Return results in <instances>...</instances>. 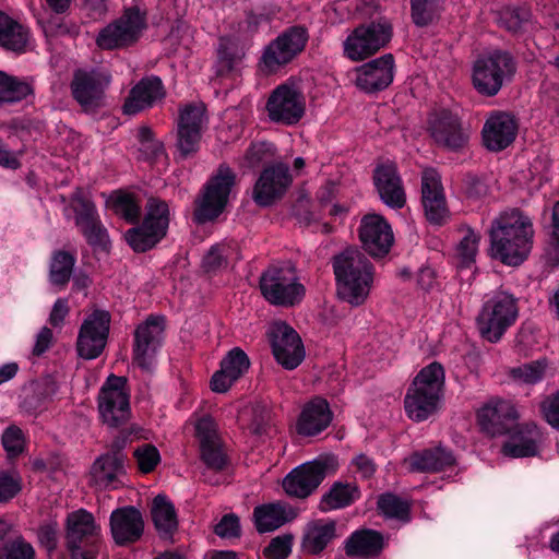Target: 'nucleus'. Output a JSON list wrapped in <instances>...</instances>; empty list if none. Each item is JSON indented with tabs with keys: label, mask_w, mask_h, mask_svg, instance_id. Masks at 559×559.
<instances>
[{
	"label": "nucleus",
	"mask_w": 559,
	"mask_h": 559,
	"mask_svg": "<svg viewBox=\"0 0 559 559\" xmlns=\"http://www.w3.org/2000/svg\"><path fill=\"white\" fill-rule=\"evenodd\" d=\"M110 533L118 546L136 543L144 532L142 513L132 506L114 510L109 518Z\"/></svg>",
	"instance_id": "obj_28"
},
{
	"label": "nucleus",
	"mask_w": 559,
	"mask_h": 559,
	"mask_svg": "<svg viewBox=\"0 0 559 559\" xmlns=\"http://www.w3.org/2000/svg\"><path fill=\"white\" fill-rule=\"evenodd\" d=\"M359 239L370 255L383 257L390 251L394 237L391 226L381 215L367 214L360 221Z\"/></svg>",
	"instance_id": "obj_26"
},
{
	"label": "nucleus",
	"mask_w": 559,
	"mask_h": 559,
	"mask_svg": "<svg viewBox=\"0 0 559 559\" xmlns=\"http://www.w3.org/2000/svg\"><path fill=\"white\" fill-rule=\"evenodd\" d=\"M337 467L334 456L300 464L284 477L283 489L289 497L305 499L317 490L328 475L334 474Z\"/></svg>",
	"instance_id": "obj_11"
},
{
	"label": "nucleus",
	"mask_w": 559,
	"mask_h": 559,
	"mask_svg": "<svg viewBox=\"0 0 559 559\" xmlns=\"http://www.w3.org/2000/svg\"><path fill=\"white\" fill-rule=\"evenodd\" d=\"M206 124V109L202 103L180 107L176 145L182 157L186 158L198 151Z\"/></svg>",
	"instance_id": "obj_15"
},
{
	"label": "nucleus",
	"mask_w": 559,
	"mask_h": 559,
	"mask_svg": "<svg viewBox=\"0 0 559 559\" xmlns=\"http://www.w3.org/2000/svg\"><path fill=\"white\" fill-rule=\"evenodd\" d=\"M79 229L90 246L103 250L107 249L109 245V237L107 229L103 225L99 217L79 227Z\"/></svg>",
	"instance_id": "obj_51"
},
{
	"label": "nucleus",
	"mask_w": 559,
	"mask_h": 559,
	"mask_svg": "<svg viewBox=\"0 0 559 559\" xmlns=\"http://www.w3.org/2000/svg\"><path fill=\"white\" fill-rule=\"evenodd\" d=\"M465 191L469 199L480 200L489 194V186L481 178L467 175L465 178Z\"/></svg>",
	"instance_id": "obj_63"
},
{
	"label": "nucleus",
	"mask_w": 559,
	"mask_h": 559,
	"mask_svg": "<svg viewBox=\"0 0 559 559\" xmlns=\"http://www.w3.org/2000/svg\"><path fill=\"white\" fill-rule=\"evenodd\" d=\"M444 378V369L437 361L417 373L404 399L405 412L411 419L424 421L437 411L443 393Z\"/></svg>",
	"instance_id": "obj_3"
},
{
	"label": "nucleus",
	"mask_w": 559,
	"mask_h": 559,
	"mask_svg": "<svg viewBox=\"0 0 559 559\" xmlns=\"http://www.w3.org/2000/svg\"><path fill=\"white\" fill-rule=\"evenodd\" d=\"M111 83V75L98 69H76L70 82L73 99L82 111L94 114L106 105V90Z\"/></svg>",
	"instance_id": "obj_12"
},
{
	"label": "nucleus",
	"mask_w": 559,
	"mask_h": 559,
	"mask_svg": "<svg viewBox=\"0 0 559 559\" xmlns=\"http://www.w3.org/2000/svg\"><path fill=\"white\" fill-rule=\"evenodd\" d=\"M515 72V63L507 51L495 50L478 58L473 67V84L476 91L485 96H495L504 81Z\"/></svg>",
	"instance_id": "obj_10"
},
{
	"label": "nucleus",
	"mask_w": 559,
	"mask_h": 559,
	"mask_svg": "<svg viewBox=\"0 0 559 559\" xmlns=\"http://www.w3.org/2000/svg\"><path fill=\"white\" fill-rule=\"evenodd\" d=\"M544 374L545 366L539 361L524 364L510 370L511 378L524 384H535L544 378Z\"/></svg>",
	"instance_id": "obj_52"
},
{
	"label": "nucleus",
	"mask_w": 559,
	"mask_h": 559,
	"mask_svg": "<svg viewBox=\"0 0 559 559\" xmlns=\"http://www.w3.org/2000/svg\"><path fill=\"white\" fill-rule=\"evenodd\" d=\"M265 20L263 14L247 11L245 19L238 22L237 35L240 39L252 37L259 29L260 24Z\"/></svg>",
	"instance_id": "obj_60"
},
{
	"label": "nucleus",
	"mask_w": 559,
	"mask_h": 559,
	"mask_svg": "<svg viewBox=\"0 0 559 559\" xmlns=\"http://www.w3.org/2000/svg\"><path fill=\"white\" fill-rule=\"evenodd\" d=\"M394 70L393 55L384 53L355 69V84L365 93H378L391 85L394 79Z\"/></svg>",
	"instance_id": "obj_24"
},
{
	"label": "nucleus",
	"mask_w": 559,
	"mask_h": 559,
	"mask_svg": "<svg viewBox=\"0 0 559 559\" xmlns=\"http://www.w3.org/2000/svg\"><path fill=\"white\" fill-rule=\"evenodd\" d=\"M114 207L118 215L123 217L128 223L134 224L141 215V206L135 202L131 194H120L114 201Z\"/></svg>",
	"instance_id": "obj_56"
},
{
	"label": "nucleus",
	"mask_w": 559,
	"mask_h": 559,
	"mask_svg": "<svg viewBox=\"0 0 559 559\" xmlns=\"http://www.w3.org/2000/svg\"><path fill=\"white\" fill-rule=\"evenodd\" d=\"M518 124L513 116L503 111L491 114L483 127V143L491 152L507 148L516 136Z\"/></svg>",
	"instance_id": "obj_29"
},
{
	"label": "nucleus",
	"mask_w": 559,
	"mask_h": 559,
	"mask_svg": "<svg viewBox=\"0 0 559 559\" xmlns=\"http://www.w3.org/2000/svg\"><path fill=\"white\" fill-rule=\"evenodd\" d=\"M411 19L417 27H426L439 20L442 0H409Z\"/></svg>",
	"instance_id": "obj_45"
},
{
	"label": "nucleus",
	"mask_w": 559,
	"mask_h": 559,
	"mask_svg": "<svg viewBox=\"0 0 559 559\" xmlns=\"http://www.w3.org/2000/svg\"><path fill=\"white\" fill-rule=\"evenodd\" d=\"M28 43V31L19 22L0 11V46L14 52H24Z\"/></svg>",
	"instance_id": "obj_42"
},
{
	"label": "nucleus",
	"mask_w": 559,
	"mask_h": 559,
	"mask_svg": "<svg viewBox=\"0 0 559 559\" xmlns=\"http://www.w3.org/2000/svg\"><path fill=\"white\" fill-rule=\"evenodd\" d=\"M164 317L150 316L134 331L133 360L142 369L148 370L164 338Z\"/></svg>",
	"instance_id": "obj_22"
},
{
	"label": "nucleus",
	"mask_w": 559,
	"mask_h": 559,
	"mask_svg": "<svg viewBox=\"0 0 559 559\" xmlns=\"http://www.w3.org/2000/svg\"><path fill=\"white\" fill-rule=\"evenodd\" d=\"M66 542L71 559H96L102 535L92 513L80 509L68 514Z\"/></svg>",
	"instance_id": "obj_7"
},
{
	"label": "nucleus",
	"mask_w": 559,
	"mask_h": 559,
	"mask_svg": "<svg viewBox=\"0 0 559 559\" xmlns=\"http://www.w3.org/2000/svg\"><path fill=\"white\" fill-rule=\"evenodd\" d=\"M385 545L382 533L362 528L353 532L345 540V554L348 557L376 558L383 550Z\"/></svg>",
	"instance_id": "obj_35"
},
{
	"label": "nucleus",
	"mask_w": 559,
	"mask_h": 559,
	"mask_svg": "<svg viewBox=\"0 0 559 559\" xmlns=\"http://www.w3.org/2000/svg\"><path fill=\"white\" fill-rule=\"evenodd\" d=\"M293 182L287 164L283 162L266 166L260 174L252 191L253 201L263 207L282 199Z\"/></svg>",
	"instance_id": "obj_20"
},
{
	"label": "nucleus",
	"mask_w": 559,
	"mask_h": 559,
	"mask_svg": "<svg viewBox=\"0 0 559 559\" xmlns=\"http://www.w3.org/2000/svg\"><path fill=\"white\" fill-rule=\"evenodd\" d=\"M38 22L47 37H58L70 34L73 26L67 22L66 17L58 14L49 16L45 21L38 20Z\"/></svg>",
	"instance_id": "obj_57"
},
{
	"label": "nucleus",
	"mask_w": 559,
	"mask_h": 559,
	"mask_svg": "<svg viewBox=\"0 0 559 559\" xmlns=\"http://www.w3.org/2000/svg\"><path fill=\"white\" fill-rule=\"evenodd\" d=\"M531 13L525 8L507 7L498 13V24L509 32L518 33L528 22Z\"/></svg>",
	"instance_id": "obj_49"
},
{
	"label": "nucleus",
	"mask_w": 559,
	"mask_h": 559,
	"mask_svg": "<svg viewBox=\"0 0 559 559\" xmlns=\"http://www.w3.org/2000/svg\"><path fill=\"white\" fill-rule=\"evenodd\" d=\"M479 240V234L475 233L472 228L467 227L464 230V236L457 245V254L463 264L469 265L475 261Z\"/></svg>",
	"instance_id": "obj_55"
},
{
	"label": "nucleus",
	"mask_w": 559,
	"mask_h": 559,
	"mask_svg": "<svg viewBox=\"0 0 559 559\" xmlns=\"http://www.w3.org/2000/svg\"><path fill=\"white\" fill-rule=\"evenodd\" d=\"M512 436L502 447L504 455L510 457L534 456L538 452L537 443L540 441L542 433L535 424H526L516 427Z\"/></svg>",
	"instance_id": "obj_34"
},
{
	"label": "nucleus",
	"mask_w": 559,
	"mask_h": 559,
	"mask_svg": "<svg viewBox=\"0 0 559 559\" xmlns=\"http://www.w3.org/2000/svg\"><path fill=\"white\" fill-rule=\"evenodd\" d=\"M152 520L158 534L169 538L177 531V513L171 501L164 495H157L152 502Z\"/></svg>",
	"instance_id": "obj_40"
},
{
	"label": "nucleus",
	"mask_w": 559,
	"mask_h": 559,
	"mask_svg": "<svg viewBox=\"0 0 559 559\" xmlns=\"http://www.w3.org/2000/svg\"><path fill=\"white\" fill-rule=\"evenodd\" d=\"M308 38L304 26H292L283 32L265 48L262 56L264 68L273 72L290 62L305 49Z\"/></svg>",
	"instance_id": "obj_18"
},
{
	"label": "nucleus",
	"mask_w": 559,
	"mask_h": 559,
	"mask_svg": "<svg viewBox=\"0 0 559 559\" xmlns=\"http://www.w3.org/2000/svg\"><path fill=\"white\" fill-rule=\"evenodd\" d=\"M134 459L139 469L144 473H151L160 462V455L157 448L151 443L139 445L134 450Z\"/></svg>",
	"instance_id": "obj_54"
},
{
	"label": "nucleus",
	"mask_w": 559,
	"mask_h": 559,
	"mask_svg": "<svg viewBox=\"0 0 559 559\" xmlns=\"http://www.w3.org/2000/svg\"><path fill=\"white\" fill-rule=\"evenodd\" d=\"M123 474L124 465L121 456L103 454L91 467V484L99 489H115L120 483L119 477Z\"/></svg>",
	"instance_id": "obj_36"
},
{
	"label": "nucleus",
	"mask_w": 559,
	"mask_h": 559,
	"mask_svg": "<svg viewBox=\"0 0 559 559\" xmlns=\"http://www.w3.org/2000/svg\"><path fill=\"white\" fill-rule=\"evenodd\" d=\"M360 498L359 487L354 483L335 481L320 501L324 512L346 508Z\"/></svg>",
	"instance_id": "obj_41"
},
{
	"label": "nucleus",
	"mask_w": 559,
	"mask_h": 559,
	"mask_svg": "<svg viewBox=\"0 0 559 559\" xmlns=\"http://www.w3.org/2000/svg\"><path fill=\"white\" fill-rule=\"evenodd\" d=\"M275 154V147L269 142L252 143L246 151L241 166L254 168L262 163L269 162Z\"/></svg>",
	"instance_id": "obj_50"
},
{
	"label": "nucleus",
	"mask_w": 559,
	"mask_h": 559,
	"mask_svg": "<svg viewBox=\"0 0 559 559\" xmlns=\"http://www.w3.org/2000/svg\"><path fill=\"white\" fill-rule=\"evenodd\" d=\"M421 203L431 224L441 225L449 217L441 177L433 168L421 173Z\"/></svg>",
	"instance_id": "obj_25"
},
{
	"label": "nucleus",
	"mask_w": 559,
	"mask_h": 559,
	"mask_svg": "<svg viewBox=\"0 0 559 559\" xmlns=\"http://www.w3.org/2000/svg\"><path fill=\"white\" fill-rule=\"evenodd\" d=\"M32 93L29 84L0 72V102L16 103Z\"/></svg>",
	"instance_id": "obj_47"
},
{
	"label": "nucleus",
	"mask_w": 559,
	"mask_h": 559,
	"mask_svg": "<svg viewBox=\"0 0 559 559\" xmlns=\"http://www.w3.org/2000/svg\"><path fill=\"white\" fill-rule=\"evenodd\" d=\"M273 355L285 369L297 368L305 358V348L298 333L286 322L277 321L267 331Z\"/></svg>",
	"instance_id": "obj_19"
},
{
	"label": "nucleus",
	"mask_w": 559,
	"mask_h": 559,
	"mask_svg": "<svg viewBox=\"0 0 559 559\" xmlns=\"http://www.w3.org/2000/svg\"><path fill=\"white\" fill-rule=\"evenodd\" d=\"M455 459L451 451L442 447L415 452L408 459L412 472L436 473L452 466Z\"/></svg>",
	"instance_id": "obj_39"
},
{
	"label": "nucleus",
	"mask_w": 559,
	"mask_h": 559,
	"mask_svg": "<svg viewBox=\"0 0 559 559\" xmlns=\"http://www.w3.org/2000/svg\"><path fill=\"white\" fill-rule=\"evenodd\" d=\"M98 409L109 427H118L129 419V391L124 377L110 374L107 378L98 394Z\"/></svg>",
	"instance_id": "obj_14"
},
{
	"label": "nucleus",
	"mask_w": 559,
	"mask_h": 559,
	"mask_svg": "<svg viewBox=\"0 0 559 559\" xmlns=\"http://www.w3.org/2000/svg\"><path fill=\"white\" fill-rule=\"evenodd\" d=\"M259 287L263 298L273 306L294 307L306 294L298 272L290 262L270 265L260 275Z\"/></svg>",
	"instance_id": "obj_5"
},
{
	"label": "nucleus",
	"mask_w": 559,
	"mask_h": 559,
	"mask_svg": "<svg viewBox=\"0 0 559 559\" xmlns=\"http://www.w3.org/2000/svg\"><path fill=\"white\" fill-rule=\"evenodd\" d=\"M373 183L386 206L394 210L404 207L406 193L395 163L388 160L379 164L373 170Z\"/></svg>",
	"instance_id": "obj_27"
},
{
	"label": "nucleus",
	"mask_w": 559,
	"mask_h": 559,
	"mask_svg": "<svg viewBox=\"0 0 559 559\" xmlns=\"http://www.w3.org/2000/svg\"><path fill=\"white\" fill-rule=\"evenodd\" d=\"M427 131L438 146L449 151L463 148L469 139L468 130L463 127L460 117L448 109L429 115Z\"/></svg>",
	"instance_id": "obj_17"
},
{
	"label": "nucleus",
	"mask_w": 559,
	"mask_h": 559,
	"mask_svg": "<svg viewBox=\"0 0 559 559\" xmlns=\"http://www.w3.org/2000/svg\"><path fill=\"white\" fill-rule=\"evenodd\" d=\"M518 412L506 400L490 399L477 412L480 429L491 437L509 435L516 427Z\"/></svg>",
	"instance_id": "obj_23"
},
{
	"label": "nucleus",
	"mask_w": 559,
	"mask_h": 559,
	"mask_svg": "<svg viewBox=\"0 0 559 559\" xmlns=\"http://www.w3.org/2000/svg\"><path fill=\"white\" fill-rule=\"evenodd\" d=\"M2 445L10 455L20 454L24 445L22 430L15 425L9 426L2 433Z\"/></svg>",
	"instance_id": "obj_59"
},
{
	"label": "nucleus",
	"mask_w": 559,
	"mask_h": 559,
	"mask_svg": "<svg viewBox=\"0 0 559 559\" xmlns=\"http://www.w3.org/2000/svg\"><path fill=\"white\" fill-rule=\"evenodd\" d=\"M197 437L200 442L201 459L204 464L214 471H222L227 464L223 451L217 426L211 417H203L195 425Z\"/></svg>",
	"instance_id": "obj_30"
},
{
	"label": "nucleus",
	"mask_w": 559,
	"mask_h": 559,
	"mask_svg": "<svg viewBox=\"0 0 559 559\" xmlns=\"http://www.w3.org/2000/svg\"><path fill=\"white\" fill-rule=\"evenodd\" d=\"M236 176L226 164L219 165L215 175L206 182L202 197L197 202L193 218L198 224H205L217 218L224 211Z\"/></svg>",
	"instance_id": "obj_9"
},
{
	"label": "nucleus",
	"mask_w": 559,
	"mask_h": 559,
	"mask_svg": "<svg viewBox=\"0 0 559 559\" xmlns=\"http://www.w3.org/2000/svg\"><path fill=\"white\" fill-rule=\"evenodd\" d=\"M249 367L248 355L240 347L233 348L223 358L221 369L213 374L212 390L217 393L227 392L233 383L248 371Z\"/></svg>",
	"instance_id": "obj_31"
},
{
	"label": "nucleus",
	"mask_w": 559,
	"mask_h": 559,
	"mask_svg": "<svg viewBox=\"0 0 559 559\" xmlns=\"http://www.w3.org/2000/svg\"><path fill=\"white\" fill-rule=\"evenodd\" d=\"M145 27V13L138 7H131L99 32L96 44L99 48L108 50L127 47L140 38Z\"/></svg>",
	"instance_id": "obj_13"
},
{
	"label": "nucleus",
	"mask_w": 559,
	"mask_h": 559,
	"mask_svg": "<svg viewBox=\"0 0 559 559\" xmlns=\"http://www.w3.org/2000/svg\"><path fill=\"white\" fill-rule=\"evenodd\" d=\"M215 533L222 538H237L240 536V524L237 515H224L215 526Z\"/></svg>",
	"instance_id": "obj_61"
},
{
	"label": "nucleus",
	"mask_w": 559,
	"mask_h": 559,
	"mask_svg": "<svg viewBox=\"0 0 559 559\" xmlns=\"http://www.w3.org/2000/svg\"><path fill=\"white\" fill-rule=\"evenodd\" d=\"M69 207L74 212L76 227H81L99 217L96 205L81 188H76L70 198Z\"/></svg>",
	"instance_id": "obj_46"
},
{
	"label": "nucleus",
	"mask_w": 559,
	"mask_h": 559,
	"mask_svg": "<svg viewBox=\"0 0 559 559\" xmlns=\"http://www.w3.org/2000/svg\"><path fill=\"white\" fill-rule=\"evenodd\" d=\"M306 103L300 91L294 86L282 84L270 95L266 110L272 121L293 126L305 115Z\"/></svg>",
	"instance_id": "obj_21"
},
{
	"label": "nucleus",
	"mask_w": 559,
	"mask_h": 559,
	"mask_svg": "<svg viewBox=\"0 0 559 559\" xmlns=\"http://www.w3.org/2000/svg\"><path fill=\"white\" fill-rule=\"evenodd\" d=\"M236 62L237 56L226 45L221 44L216 62V74L218 76L227 75L235 69Z\"/></svg>",
	"instance_id": "obj_62"
},
{
	"label": "nucleus",
	"mask_w": 559,
	"mask_h": 559,
	"mask_svg": "<svg viewBox=\"0 0 559 559\" xmlns=\"http://www.w3.org/2000/svg\"><path fill=\"white\" fill-rule=\"evenodd\" d=\"M332 420L329 404L323 399H314L301 412L297 430L302 436H316L324 430Z\"/></svg>",
	"instance_id": "obj_37"
},
{
	"label": "nucleus",
	"mask_w": 559,
	"mask_h": 559,
	"mask_svg": "<svg viewBox=\"0 0 559 559\" xmlns=\"http://www.w3.org/2000/svg\"><path fill=\"white\" fill-rule=\"evenodd\" d=\"M292 550V536L283 535L273 538L264 548L263 555L267 559H286Z\"/></svg>",
	"instance_id": "obj_58"
},
{
	"label": "nucleus",
	"mask_w": 559,
	"mask_h": 559,
	"mask_svg": "<svg viewBox=\"0 0 559 559\" xmlns=\"http://www.w3.org/2000/svg\"><path fill=\"white\" fill-rule=\"evenodd\" d=\"M489 237L491 257L506 265L518 266L532 250V221L519 210L503 212L492 221Z\"/></svg>",
	"instance_id": "obj_1"
},
{
	"label": "nucleus",
	"mask_w": 559,
	"mask_h": 559,
	"mask_svg": "<svg viewBox=\"0 0 559 559\" xmlns=\"http://www.w3.org/2000/svg\"><path fill=\"white\" fill-rule=\"evenodd\" d=\"M0 559H35V550L20 535L0 548Z\"/></svg>",
	"instance_id": "obj_53"
},
{
	"label": "nucleus",
	"mask_w": 559,
	"mask_h": 559,
	"mask_svg": "<svg viewBox=\"0 0 559 559\" xmlns=\"http://www.w3.org/2000/svg\"><path fill=\"white\" fill-rule=\"evenodd\" d=\"M76 258L74 254L57 250L52 253L49 265V282L58 288H64L73 273Z\"/></svg>",
	"instance_id": "obj_43"
},
{
	"label": "nucleus",
	"mask_w": 559,
	"mask_h": 559,
	"mask_svg": "<svg viewBox=\"0 0 559 559\" xmlns=\"http://www.w3.org/2000/svg\"><path fill=\"white\" fill-rule=\"evenodd\" d=\"M164 96V85L158 76L152 75L144 78L131 88L123 104V112L127 115H136L143 109L151 107L156 100L162 99Z\"/></svg>",
	"instance_id": "obj_32"
},
{
	"label": "nucleus",
	"mask_w": 559,
	"mask_h": 559,
	"mask_svg": "<svg viewBox=\"0 0 559 559\" xmlns=\"http://www.w3.org/2000/svg\"><path fill=\"white\" fill-rule=\"evenodd\" d=\"M145 211L143 223L124 235L129 246L136 252H145L155 247L166 236L169 226V206L164 200L150 198Z\"/></svg>",
	"instance_id": "obj_8"
},
{
	"label": "nucleus",
	"mask_w": 559,
	"mask_h": 559,
	"mask_svg": "<svg viewBox=\"0 0 559 559\" xmlns=\"http://www.w3.org/2000/svg\"><path fill=\"white\" fill-rule=\"evenodd\" d=\"M57 388L52 381H45L37 383L33 386L32 391L26 393L22 406L28 411L34 412L40 408L44 403L50 400L56 394Z\"/></svg>",
	"instance_id": "obj_48"
},
{
	"label": "nucleus",
	"mask_w": 559,
	"mask_h": 559,
	"mask_svg": "<svg viewBox=\"0 0 559 559\" xmlns=\"http://www.w3.org/2000/svg\"><path fill=\"white\" fill-rule=\"evenodd\" d=\"M332 266L338 298L353 307L364 305L374 276V267L365 253L347 248L333 257Z\"/></svg>",
	"instance_id": "obj_2"
},
{
	"label": "nucleus",
	"mask_w": 559,
	"mask_h": 559,
	"mask_svg": "<svg viewBox=\"0 0 559 559\" xmlns=\"http://www.w3.org/2000/svg\"><path fill=\"white\" fill-rule=\"evenodd\" d=\"M542 411L547 423L559 429V391L542 403Z\"/></svg>",
	"instance_id": "obj_64"
},
{
	"label": "nucleus",
	"mask_w": 559,
	"mask_h": 559,
	"mask_svg": "<svg viewBox=\"0 0 559 559\" xmlns=\"http://www.w3.org/2000/svg\"><path fill=\"white\" fill-rule=\"evenodd\" d=\"M110 328V314L95 309L83 321L76 340L78 355L83 359H95L105 349Z\"/></svg>",
	"instance_id": "obj_16"
},
{
	"label": "nucleus",
	"mask_w": 559,
	"mask_h": 559,
	"mask_svg": "<svg viewBox=\"0 0 559 559\" xmlns=\"http://www.w3.org/2000/svg\"><path fill=\"white\" fill-rule=\"evenodd\" d=\"M336 538V522L319 519L307 523L301 538V549L305 554L318 556Z\"/></svg>",
	"instance_id": "obj_33"
},
{
	"label": "nucleus",
	"mask_w": 559,
	"mask_h": 559,
	"mask_svg": "<svg viewBox=\"0 0 559 559\" xmlns=\"http://www.w3.org/2000/svg\"><path fill=\"white\" fill-rule=\"evenodd\" d=\"M518 318V299L512 294L500 290L483 302L475 322L481 338L496 344Z\"/></svg>",
	"instance_id": "obj_4"
},
{
	"label": "nucleus",
	"mask_w": 559,
	"mask_h": 559,
	"mask_svg": "<svg viewBox=\"0 0 559 559\" xmlns=\"http://www.w3.org/2000/svg\"><path fill=\"white\" fill-rule=\"evenodd\" d=\"M393 37L389 19L380 16L355 27L343 41V55L354 62L364 61L385 48Z\"/></svg>",
	"instance_id": "obj_6"
},
{
	"label": "nucleus",
	"mask_w": 559,
	"mask_h": 559,
	"mask_svg": "<svg viewBox=\"0 0 559 559\" xmlns=\"http://www.w3.org/2000/svg\"><path fill=\"white\" fill-rule=\"evenodd\" d=\"M295 516V511L282 502L262 504L253 511L255 527L260 533L277 530Z\"/></svg>",
	"instance_id": "obj_38"
},
{
	"label": "nucleus",
	"mask_w": 559,
	"mask_h": 559,
	"mask_svg": "<svg viewBox=\"0 0 559 559\" xmlns=\"http://www.w3.org/2000/svg\"><path fill=\"white\" fill-rule=\"evenodd\" d=\"M411 502L392 492H384L378 497L377 508L385 519L397 520L402 523L411 521Z\"/></svg>",
	"instance_id": "obj_44"
}]
</instances>
